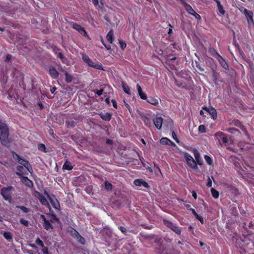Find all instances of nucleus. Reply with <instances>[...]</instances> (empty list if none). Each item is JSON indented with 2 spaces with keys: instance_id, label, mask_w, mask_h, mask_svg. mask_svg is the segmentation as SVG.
Segmentation results:
<instances>
[{
  "instance_id": "f257e3e1",
  "label": "nucleus",
  "mask_w": 254,
  "mask_h": 254,
  "mask_svg": "<svg viewBox=\"0 0 254 254\" xmlns=\"http://www.w3.org/2000/svg\"><path fill=\"white\" fill-rule=\"evenodd\" d=\"M0 140L3 144H6L9 142L8 138V129L7 126L0 122Z\"/></svg>"
},
{
  "instance_id": "f03ea898",
  "label": "nucleus",
  "mask_w": 254,
  "mask_h": 254,
  "mask_svg": "<svg viewBox=\"0 0 254 254\" xmlns=\"http://www.w3.org/2000/svg\"><path fill=\"white\" fill-rule=\"evenodd\" d=\"M183 155L188 165L192 169H196L197 166L195 160L193 157L187 152H183Z\"/></svg>"
},
{
  "instance_id": "7ed1b4c3",
  "label": "nucleus",
  "mask_w": 254,
  "mask_h": 254,
  "mask_svg": "<svg viewBox=\"0 0 254 254\" xmlns=\"http://www.w3.org/2000/svg\"><path fill=\"white\" fill-rule=\"evenodd\" d=\"M13 157L15 159L18 160L19 163L21 165L20 166L24 167L29 173H32V168L27 161L20 158V157L17 154H15V156H13Z\"/></svg>"
},
{
  "instance_id": "20e7f679",
  "label": "nucleus",
  "mask_w": 254,
  "mask_h": 254,
  "mask_svg": "<svg viewBox=\"0 0 254 254\" xmlns=\"http://www.w3.org/2000/svg\"><path fill=\"white\" fill-rule=\"evenodd\" d=\"M163 222L164 224L170 228L172 231L175 232L176 234L178 235H180L181 233V231L180 228L173 224L172 222H170L166 219H164Z\"/></svg>"
},
{
  "instance_id": "39448f33",
  "label": "nucleus",
  "mask_w": 254,
  "mask_h": 254,
  "mask_svg": "<svg viewBox=\"0 0 254 254\" xmlns=\"http://www.w3.org/2000/svg\"><path fill=\"white\" fill-rule=\"evenodd\" d=\"M12 187H7L3 188L1 190V194L6 200H10L11 199L10 191L12 190Z\"/></svg>"
},
{
  "instance_id": "423d86ee",
  "label": "nucleus",
  "mask_w": 254,
  "mask_h": 254,
  "mask_svg": "<svg viewBox=\"0 0 254 254\" xmlns=\"http://www.w3.org/2000/svg\"><path fill=\"white\" fill-rule=\"evenodd\" d=\"M244 13L247 19L249 27L254 26V22L253 19V13L251 11H249L247 9L244 10Z\"/></svg>"
},
{
  "instance_id": "0eeeda50",
  "label": "nucleus",
  "mask_w": 254,
  "mask_h": 254,
  "mask_svg": "<svg viewBox=\"0 0 254 254\" xmlns=\"http://www.w3.org/2000/svg\"><path fill=\"white\" fill-rule=\"evenodd\" d=\"M214 136L216 139L218 140L220 143V141L222 140L224 143H227L229 142V139L222 132H218L214 134Z\"/></svg>"
},
{
  "instance_id": "6e6552de",
  "label": "nucleus",
  "mask_w": 254,
  "mask_h": 254,
  "mask_svg": "<svg viewBox=\"0 0 254 254\" xmlns=\"http://www.w3.org/2000/svg\"><path fill=\"white\" fill-rule=\"evenodd\" d=\"M163 119L161 117H156L153 119V123L158 129H160L162 126Z\"/></svg>"
},
{
  "instance_id": "1a4fd4ad",
  "label": "nucleus",
  "mask_w": 254,
  "mask_h": 254,
  "mask_svg": "<svg viewBox=\"0 0 254 254\" xmlns=\"http://www.w3.org/2000/svg\"><path fill=\"white\" fill-rule=\"evenodd\" d=\"M72 28L77 30L81 34L85 36H87V33L85 29L79 24L77 23H73L72 24Z\"/></svg>"
},
{
  "instance_id": "9d476101",
  "label": "nucleus",
  "mask_w": 254,
  "mask_h": 254,
  "mask_svg": "<svg viewBox=\"0 0 254 254\" xmlns=\"http://www.w3.org/2000/svg\"><path fill=\"white\" fill-rule=\"evenodd\" d=\"M134 184L136 186H142L147 188L149 187L148 184L142 179H136L134 181Z\"/></svg>"
},
{
  "instance_id": "9b49d317",
  "label": "nucleus",
  "mask_w": 254,
  "mask_h": 254,
  "mask_svg": "<svg viewBox=\"0 0 254 254\" xmlns=\"http://www.w3.org/2000/svg\"><path fill=\"white\" fill-rule=\"evenodd\" d=\"M204 109L206 110L209 114L211 116L212 118L215 120L217 118V112L215 109L212 107H205L203 108Z\"/></svg>"
},
{
  "instance_id": "f8f14e48",
  "label": "nucleus",
  "mask_w": 254,
  "mask_h": 254,
  "mask_svg": "<svg viewBox=\"0 0 254 254\" xmlns=\"http://www.w3.org/2000/svg\"><path fill=\"white\" fill-rule=\"evenodd\" d=\"M88 65L95 69L104 70V68L101 64L95 63L91 60L88 64Z\"/></svg>"
},
{
  "instance_id": "ddd939ff",
  "label": "nucleus",
  "mask_w": 254,
  "mask_h": 254,
  "mask_svg": "<svg viewBox=\"0 0 254 254\" xmlns=\"http://www.w3.org/2000/svg\"><path fill=\"white\" fill-rule=\"evenodd\" d=\"M17 172H16V174L19 176L28 174L27 172H28V171L26 169L22 166H17Z\"/></svg>"
},
{
  "instance_id": "4468645a",
  "label": "nucleus",
  "mask_w": 254,
  "mask_h": 254,
  "mask_svg": "<svg viewBox=\"0 0 254 254\" xmlns=\"http://www.w3.org/2000/svg\"><path fill=\"white\" fill-rule=\"evenodd\" d=\"M137 90L138 91V95L141 99L143 100H147L146 95L142 91L141 88L139 84L136 85Z\"/></svg>"
},
{
  "instance_id": "2eb2a0df",
  "label": "nucleus",
  "mask_w": 254,
  "mask_h": 254,
  "mask_svg": "<svg viewBox=\"0 0 254 254\" xmlns=\"http://www.w3.org/2000/svg\"><path fill=\"white\" fill-rule=\"evenodd\" d=\"M160 143L175 146L176 144L166 137L162 138L160 140Z\"/></svg>"
},
{
  "instance_id": "dca6fc26",
  "label": "nucleus",
  "mask_w": 254,
  "mask_h": 254,
  "mask_svg": "<svg viewBox=\"0 0 254 254\" xmlns=\"http://www.w3.org/2000/svg\"><path fill=\"white\" fill-rule=\"evenodd\" d=\"M217 60L219 61L222 66L225 69L228 68V65L225 61L219 55H217Z\"/></svg>"
},
{
  "instance_id": "f3484780",
  "label": "nucleus",
  "mask_w": 254,
  "mask_h": 254,
  "mask_svg": "<svg viewBox=\"0 0 254 254\" xmlns=\"http://www.w3.org/2000/svg\"><path fill=\"white\" fill-rule=\"evenodd\" d=\"M21 182L28 187H31L33 186L32 182L26 177H22Z\"/></svg>"
},
{
  "instance_id": "a211bd4d",
  "label": "nucleus",
  "mask_w": 254,
  "mask_h": 254,
  "mask_svg": "<svg viewBox=\"0 0 254 254\" xmlns=\"http://www.w3.org/2000/svg\"><path fill=\"white\" fill-rule=\"evenodd\" d=\"M42 217L43 218V220L44 221L43 226L45 229H46L47 230H49L51 229H52L53 227L50 222L47 220L43 216H42Z\"/></svg>"
},
{
  "instance_id": "6ab92c4d",
  "label": "nucleus",
  "mask_w": 254,
  "mask_h": 254,
  "mask_svg": "<svg viewBox=\"0 0 254 254\" xmlns=\"http://www.w3.org/2000/svg\"><path fill=\"white\" fill-rule=\"evenodd\" d=\"M49 74L53 78H56L59 76L58 72L54 67H50L49 68Z\"/></svg>"
},
{
  "instance_id": "aec40b11",
  "label": "nucleus",
  "mask_w": 254,
  "mask_h": 254,
  "mask_svg": "<svg viewBox=\"0 0 254 254\" xmlns=\"http://www.w3.org/2000/svg\"><path fill=\"white\" fill-rule=\"evenodd\" d=\"M73 234L75 235V237L76 238L78 242L82 244H84L85 243L84 239L81 236H80L78 233L75 230H73Z\"/></svg>"
},
{
  "instance_id": "412c9836",
  "label": "nucleus",
  "mask_w": 254,
  "mask_h": 254,
  "mask_svg": "<svg viewBox=\"0 0 254 254\" xmlns=\"http://www.w3.org/2000/svg\"><path fill=\"white\" fill-rule=\"evenodd\" d=\"M122 86L124 91L127 94H130V90L129 86L125 82H122Z\"/></svg>"
},
{
  "instance_id": "4be33fe9",
  "label": "nucleus",
  "mask_w": 254,
  "mask_h": 254,
  "mask_svg": "<svg viewBox=\"0 0 254 254\" xmlns=\"http://www.w3.org/2000/svg\"><path fill=\"white\" fill-rule=\"evenodd\" d=\"M147 102L151 105L156 106L158 104V100L156 98H154L152 97H149L147 100Z\"/></svg>"
},
{
  "instance_id": "5701e85b",
  "label": "nucleus",
  "mask_w": 254,
  "mask_h": 254,
  "mask_svg": "<svg viewBox=\"0 0 254 254\" xmlns=\"http://www.w3.org/2000/svg\"><path fill=\"white\" fill-rule=\"evenodd\" d=\"M113 36H114V34H113L112 30H110L107 35V36H106L107 40L110 43H112V42L113 41V40H114Z\"/></svg>"
},
{
  "instance_id": "b1692460",
  "label": "nucleus",
  "mask_w": 254,
  "mask_h": 254,
  "mask_svg": "<svg viewBox=\"0 0 254 254\" xmlns=\"http://www.w3.org/2000/svg\"><path fill=\"white\" fill-rule=\"evenodd\" d=\"M216 2L217 4L218 9L219 12L222 15L224 14L225 10H224L222 5H221L219 0H216Z\"/></svg>"
},
{
  "instance_id": "393cba45",
  "label": "nucleus",
  "mask_w": 254,
  "mask_h": 254,
  "mask_svg": "<svg viewBox=\"0 0 254 254\" xmlns=\"http://www.w3.org/2000/svg\"><path fill=\"white\" fill-rule=\"evenodd\" d=\"M101 118L105 121H110L111 119V115L109 113H106L101 115Z\"/></svg>"
},
{
  "instance_id": "a878e982",
  "label": "nucleus",
  "mask_w": 254,
  "mask_h": 254,
  "mask_svg": "<svg viewBox=\"0 0 254 254\" xmlns=\"http://www.w3.org/2000/svg\"><path fill=\"white\" fill-rule=\"evenodd\" d=\"M72 166L71 163L68 161H66L63 166L64 169L70 170L72 169Z\"/></svg>"
},
{
  "instance_id": "bb28decb",
  "label": "nucleus",
  "mask_w": 254,
  "mask_h": 254,
  "mask_svg": "<svg viewBox=\"0 0 254 254\" xmlns=\"http://www.w3.org/2000/svg\"><path fill=\"white\" fill-rule=\"evenodd\" d=\"M61 70L64 72L65 75V80L67 82H70L72 81V76L68 74V73L64 71V69H62Z\"/></svg>"
},
{
  "instance_id": "cd10ccee",
  "label": "nucleus",
  "mask_w": 254,
  "mask_h": 254,
  "mask_svg": "<svg viewBox=\"0 0 254 254\" xmlns=\"http://www.w3.org/2000/svg\"><path fill=\"white\" fill-rule=\"evenodd\" d=\"M211 192L212 195L213 196V197L214 198H218L219 197V192L217 190H215L213 188H211Z\"/></svg>"
},
{
  "instance_id": "c85d7f7f",
  "label": "nucleus",
  "mask_w": 254,
  "mask_h": 254,
  "mask_svg": "<svg viewBox=\"0 0 254 254\" xmlns=\"http://www.w3.org/2000/svg\"><path fill=\"white\" fill-rule=\"evenodd\" d=\"M4 237L8 241H10L12 239V237L9 232H5L3 234Z\"/></svg>"
},
{
  "instance_id": "c756f323",
  "label": "nucleus",
  "mask_w": 254,
  "mask_h": 254,
  "mask_svg": "<svg viewBox=\"0 0 254 254\" xmlns=\"http://www.w3.org/2000/svg\"><path fill=\"white\" fill-rule=\"evenodd\" d=\"M82 59L84 62L87 65L91 61V59L89 58V57L85 54L82 55Z\"/></svg>"
},
{
  "instance_id": "7c9ffc66",
  "label": "nucleus",
  "mask_w": 254,
  "mask_h": 254,
  "mask_svg": "<svg viewBox=\"0 0 254 254\" xmlns=\"http://www.w3.org/2000/svg\"><path fill=\"white\" fill-rule=\"evenodd\" d=\"M51 202L54 208L58 209L60 207L59 203L57 199H51Z\"/></svg>"
},
{
  "instance_id": "2f4dec72",
  "label": "nucleus",
  "mask_w": 254,
  "mask_h": 254,
  "mask_svg": "<svg viewBox=\"0 0 254 254\" xmlns=\"http://www.w3.org/2000/svg\"><path fill=\"white\" fill-rule=\"evenodd\" d=\"M186 10L191 15L195 12V11L192 9L191 6L188 4L186 5Z\"/></svg>"
},
{
  "instance_id": "473e14b6",
  "label": "nucleus",
  "mask_w": 254,
  "mask_h": 254,
  "mask_svg": "<svg viewBox=\"0 0 254 254\" xmlns=\"http://www.w3.org/2000/svg\"><path fill=\"white\" fill-rule=\"evenodd\" d=\"M40 202L43 205H48V202L46 198V197L43 195V196L41 197V198L39 199Z\"/></svg>"
},
{
  "instance_id": "72a5a7b5",
  "label": "nucleus",
  "mask_w": 254,
  "mask_h": 254,
  "mask_svg": "<svg viewBox=\"0 0 254 254\" xmlns=\"http://www.w3.org/2000/svg\"><path fill=\"white\" fill-rule=\"evenodd\" d=\"M204 159L206 161V162L209 164V165H211L212 163V160L211 158L210 157L207 156V155H205L204 156Z\"/></svg>"
},
{
  "instance_id": "f704fd0d",
  "label": "nucleus",
  "mask_w": 254,
  "mask_h": 254,
  "mask_svg": "<svg viewBox=\"0 0 254 254\" xmlns=\"http://www.w3.org/2000/svg\"><path fill=\"white\" fill-rule=\"evenodd\" d=\"M105 186L106 189L108 190H111L112 188V184L108 182H106L105 183Z\"/></svg>"
},
{
  "instance_id": "c9c22d12",
  "label": "nucleus",
  "mask_w": 254,
  "mask_h": 254,
  "mask_svg": "<svg viewBox=\"0 0 254 254\" xmlns=\"http://www.w3.org/2000/svg\"><path fill=\"white\" fill-rule=\"evenodd\" d=\"M35 243L41 247H43L44 246L43 242L39 238H37L36 240Z\"/></svg>"
},
{
  "instance_id": "e433bc0d",
  "label": "nucleus",
  "mask_w": 254,
  "mask_h": 254,
  "mask_svg": "<svg viewBox=\"0 0 254 254\" xmlns=\"http://www.w3.org/2000/svg\"><path fill=\"white\" fill-rule=\"evenodd\" d=\"M16 207L20 208L24 212L27 213L28 212V209L24 206H17Z\"/></svg>"
},
{
  "instance_id": "4c0bfd02",
  "label": "nucleus",
  "mask_w": 254,
  "mask_h": 254,
  "mask_svg": "<svg viewBox=\"0 0 254 254\" xmlns=\"http://www.w3.org/2000/svg\"><path fill=\"white\" fill-rule=\"evenodd\" d=\"M20 222L22 224L24 225V226H27L28 225V221L23 218L20 219Z\"/></svg>"
},
{
  "instance_id": "58836bf2",
  "label": "nucleus",
  "mask_w": 254,
  "mask_h": 254,
  "mask_svg": "<svg viewBox=\"0 0 254 254\" xmlns=\"http://www.w3.org/2000/svg\"><path fill=\"white\" fill-rule=\"evenodd\" d=\"M42 251L43 254H50V253L48 252V248L44 247V246H43V247H42Z\"/></svg>"
},
{
  "instance_id": "ea45409f",
  "label": "nucleus",
  "mask_w": 254,
  "mask_h": 254,
  "mask_svg": "<svg viewBox=\"0 0 254 254\" xmlns=\"http://www.w3.org/2000/svg\"><path fill=\"white\" fill-rule=\"evenodd\" d=\"M194 155L196 160H198L199 159H200L199 154L197 151H194Z\"/></svg>"
},
{
  "instance_id": "a19ab883",
  "label": "nucleus",
  "mask_w": 254,
  "mask_h": 254,
  "mask_svg": "<svg viewBox=\"0 0 254 254\" xmlns=\"http://www.w3.org/2000/svg\"><path fill=\"white\" fill-rule=\"evenodd\" d=\"M198 130L201 132H204L205 131V128L204 126L200 125L198 127Z\"/></svg>"
},
{
  "instance_id": "79ce46f5",
  "label": "nucleus",
  "mask_w": 254,
  "mask_h": 254,
  "mask_svg": "<svg viewBox=\"0 0 254 254\" xmlns=\"http://www.w3.org/2000/svg\"><path fill=\"white\" fill-rule=\"evenodd\" d=\"M34 195H35V197L38 198L39 199H40L41 198V197L43 196V194H42L41 193H40V192H39L38 191H35L34 193Z\"/></svg>"
},
{
  "instance_id": "37998d69",
  "label": "nucleus",
  "mask_w": 254,
  "mask_h": 254,
  "mask_svg": "<svg viewBox=\"0 0 254 254\" xmlns=\"http://www.w3.org/2000/svg\"><path fill=\"white\" fill-rule=\"evenodd\" d=\"M144 123L148 127L150 126L151 124V121L148 119H144Z\"/></svg>"
},
{
  "instance_id": "c03bdc74",
  "label": "nucleus",
  "mask_w": 254,
  "mask_h": 254,
  "mask_svg": "<svg viewBox=\"0 0 254 254\" xmlns=\"http://www.w3.org/2000/svg\"><path fill=\"white\" fill-rule=\"evenodd\" d=\"M212 181H211V179L210 178V177H208V180H207V183L206 185L208 187H211L212 186Z\"/></svg>"
},
{
  "instance_id": "a18cd8bd",
  "label": "nucleus",
  "mask_w": 254,
  "mask_h": 254,
  "mask_svg": "<svg viewBox=\"0 0 254 254\" xmlns=\"http://www.w3.org/2000/svg\"><path fill=\"white\" fill-rule=\"evenodd\" d=\"M120 45L121 48L122 49H124L127 46L126 43H125L124 42L121 41H120Z\"/></svg>"
},
{
  "instance_id": "49530a36",
  "label": "nucleus",
  "mask_w": 254,
  "mask_h": 254,
  "mask_svg": "<svg viewBox=\"0 0 254 254\" xmlns=\"http://www.w3.org/2000/svg\"><path fill=\"white\" fill-rule=\"evenodd\" d=\"M38 148L39 150H43V151H45V150L46 149L45 145L43 144H40L38 145Z\"/></svg>"
},
{
  "instance_id": "de8ad7c7",
  "label": "nucleus",
  "mask_w": 254,
  "mask_h": 254,
  "mask_svg": "<svg viewBox=\"0 0 254 254\" xmlns=\"http://www.w3.org/2000/svg\"><path fill=\"white\" fill-rule=\"evenodd\" d=\"M195 217H196V218L198 220H199L200 221V222H201V223H202V224H203V222H203V218H202L201 216H200L198 215V214H197V215L195 216Z\"/></svg>"
},
{
  "instance_id": "09e8293b",
  "label": "nucleus",
  "mask_w": 254,
  "mask_h": 254,
  "mask_svg": "<svg viewBox=\"0 0 254 254\" xmlns=\"http://www.w3.org/2000/svg\"><path fill=\"white\" fill-rule=\"evenodd\" d=\"M172 137H173V139H175L178 143L179 142V141L178 139V138L177 137V135L174 131H173V132H172Z\"/></svg>"
},
{
  "instance_id": "8fccbe9b",
  "label": "nucleus",
  "mask_w": 254,
  "mask_h": 254,
  "mask_svg": "<svg viewBox=\"0 0 254 254\" xmlns=\"http://www.w3.org/2000/svg\"><path fill=\"white\" fill-rule=\"evenodd\" d=\"M103 89H101L100 90H97L96 91V94L98 95V96H100L103 94Z\"/></svg>"
},
{
  "instance_id": "3c124183",
  "label": "nucleus",
  "mask_w": 254,
  "mask_h": 254,
  "mask_svg": "<svg viewBox=\"0 0 254 254\" xmlns=\"http://www.w3.org/2000/svg\"><path fill=\"white\" fill-rule=\"evenodd\" d=\"M192 15L194 16L195 18H196L197 19H200V16L198 14L196 13L195 12H194V14H192Z\"/></svg>"
},
{
  "instance_id": "603ef678",
  "label": "nucleus",
  "mask_w": 254,
  "mask_h": 254,
  "mask_svg": "<svg viewBox=\"0 0 254 254\" xmlns=\"http://www.w3.org/2000/svg\"><path fill=\"white\" fill-rule=\"evenodd\" d=\"M124 102H125V104L126 107L128 109V110H129V112L130 113L131 112V109H130V107L129 105L125 101H124Z\"/></svg>"
},
{
  "instance_id": "864d4df0",
  "label": "nucleus",
  "mask_w": 254,
  "mask_h": 254,
  "mask_svg": "<svg viewBox=\"0 0 254 254\" xmlns=\"http://www.w3.org/2000/svg\"><path fill=\"white\" fill-rule=\"evenodd\" d=\"M112 102L113 103V107L114 108H117V102L115 100H112Z\"/></svg>"
},
{
  "instance_id": "5fc2aeb1",
  "label": "nucleus",
  "mask_w": 254,
  "mask_h": 254,
  "mask_svg": "<svg viewBox=\"0 0 254 254\" xmlns=\"http://www.w3.org/2000/svg\"><path fill=\"white\" fill-rule=\"evenodd\" d=\"M120 229L123 233H125L126 231V228L122 226L120 227Z\"/></svg>"
},
{
  "instance_id": "6e6d98bb",
  "label": "nucleus",
  "mask_w": 254,
  "mask_h": 254,
  "mask_svg": "<svg viewBox=\"0 0 254 254\" xmlns=\"http://www.w3.org/2000/svg\"><path fill=\"white\" fill-rule=\"evenodd\" d=\"M192 195L194 199H196L197 198V194H196V192H195L194 191H193L192 192Z\"/></svg>"
},
{
  "instance_id": "4d7b16f0",
  "label": "nucleus",
  "mask_w": 254,
  "mask_h": 254,
  "mask_svg": "<svg viewBox=\"0 0 254 254\" xmlns=\"http://www.w3.org/2000/svg\"><path fill=\"white\" fill-rule=\"evenodd\" d=\"M192 213L195 215V216L197 214V213L195 212V210L193 208H190V209Z\"/></svg>"
},
{
  "instance_id": "13d9d810",
  "label": "nucleus",
  "mask_w": 254,
  "mask_h": 254,
  "mask_svg": "<svg viewBox=\"0 0 254 254\" xmlns=\"http://www.w3.org/2000/svg\"><path fill=\"white\" fill-rule=\"evenodd\" d=\"M169 26L171 27L169 29V31H168V34L169 35H170L172 33V27L171 26V25L170 24H169Z\"/></svg>"
},
{
  "instance_id": "bf43d9fd",
  "label": "nucleus",
  "mask_w": 254,
  "mask_h": 254,
  "mask_svg": "<svg viewBox=\"0 0 254 254\" xmlns=\"http://www.w3.org/2000/svg\"><path fill=\"white\" fill-rule=\"evenodd\" d=\"M198 165H201L202 164V160L200 158L198 160H196Z\"/></svg>"
},
{
  "instance_id": "052dcab7",
  "label": "nucleus",
  "mask_w": 254,
  "mask_h": 254,
  "mask_svg": "<svg viewBox=\"0 0 254 254\" xmlns=\"http://www.w3.org/2000/svg\"><path fill=\"white\" fill-rule=\"evenodd\" d=\"M58 57L59 58L61 59H63L64 56H63V54L61 53H59L58 54Z\"/></svg>"
},
{
  "instance_id": "680f3d73",
  "label": "nucleus",
  "mask_w": 254,
  "mask_h": 254,
  "mask_svg": "<svg viewBox=\"0 0 254 254\" xmlns=\"http://www.w3.org/2000/svg\"><path fill=\"white\" fill-rule=\"evenodd\" d=\"M155 172H156V174H158V173H160V170L159 168L156 167V168L155 170Z\"/></svg>"
},
{
  "instance_id": "e2e57ef3",
  "label": "nucleus",
  "mask_w": 254,
  "mask_h": 254,
  "mask_svg": "<svg viewBox=\"0 0 254 254\" xmlns=\"http://www.w3.org/2000/svg\"><path fill=\"white\" fill-rule=\"evenodd\" d=\"M104 46L108 50L111 49V46L110 45H106V44H104Z\"/></svg>"
},
{
  "instance_id": "0e129e2a",
  "label": "nucleus",
  "mask_w": 254,
  "mask_h": 254,
  "mask_svg": "<svg viewBox=\"0 0 254 254\" xmlns=\"http://www.w3.org/2000/svg\"><path fill=\"white\" fill-rule=\"evenodd\" d=\"M10 58H11V56L7 55L6 57V61H8Z\"/></svg>"
},
{
  "instance_id": "69168bd1",
  "label": "nucleus",
  "mask_w": 254,
  "mask_h": 254,
  "mask_svg": "<svg viewBox=\"0 0 254 254\" xmlns=\"http://www.w3.org/2000/svg\"><path fill=\"white\" fill-rule=\"evenodd\" d=\"M30 246L31 247H32V248H36V246L34 244H30Z\"/></svg>"
},
{
  "instance_id": "338daca9",
  "label": "nucleus",
  "mask_w": 254,
  "mask_h": 254,
  "mask_svg": "<svg viewBox=\"0 0 254 254\" xmlns=\"http://www.w3.org/2000/svg\"><path fill=\"white\" fill-rule=\"evenodd\" d=\"M148 170H149V172H152V169L151 168H150V167H148Z\"/></svg>"
},
{
  "instance_id": "774afa93",
  "label": "nucleus",
  "mask_w": 254,
  "mask_h": 254,
  "mask_svg": "<svg viewBox=\"0 0 254 254\" xmlns=\"http://www.w3.org/2000/svg\"><path fill=\"white\" fill-rule=\"evenodd\" d=\"M141 142L144 144H145V142L143 139H141Z\"/></svg>"
}]
</instances>
